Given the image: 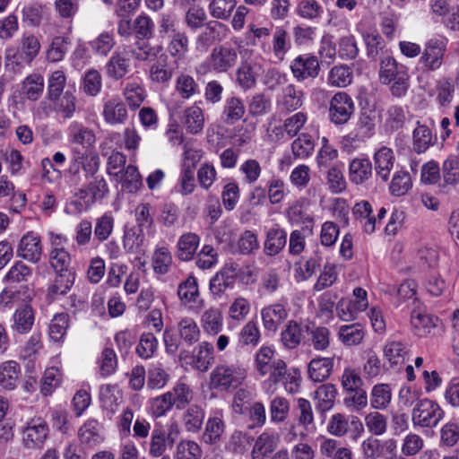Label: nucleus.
I'll return each mask as SVG.
<instances>
[{"instance_id": "f704fd0d", "label": "nucleus", "mask_w": 459, "mask_h": 459, "mask_svg": "<svg viewBox=\"0 0 459 459\" xmlns=\"http://www.w3.org/2000/svg\"><path fill=\"white\" fill-rule=\"evenodd\" d=\"M276 447L277 442L274 436L264 432L255 439L251 451V458L264 459L272 454Z\"/></svg>"}, {"instance_id": "1a4fd4ad", "label": "nucleus", "mask_w": 459, "mask_h": 459, "mask_svg": "<svg viewBox=\"0 0 459 459\" xmlns=\"http://www.w3.org/2000/svg\"><path fill=\"white\" fill-rule=\"evenodd\" d=\"M355 110L352 98L344 91L335 93L329 104V119L334 125L346 124Z\"/></svg>"}, {"instance_id": "0e129e2a", "label": "nucleus", "mask_w": 459, "mask_h": 459, "mask_svg": "<svg viewBox=\"0 0 459 459\" xmlns=\"http://www.w3.org/2000/svg\"><path fill=\"white\" fill-rule=\"evenodd\" d=\"M71 261V256L65 249H52L49 254V263L56 273H72Z\"/></svg>"}, {"instance_id": "ddd939ff", "label": "nucleus", "mask_w": 459, "mask_h": 459, "mask_svg": "<svg viewBox=\"0 0 459 459\" xmlns=\"http://www.w3.org/2000/svg\"><path fill=\"white\" fill-rule=\"evenodd\" d=\"M42 255V244L39 236L29 231L24 234L18 244L16 255L32 264L39 262Z\"/></svg>"}, {"instance_id": "72a5a7b5", "label": "nucleus", "mask_w": 459, "mask_h": 459, "mask_svg": "<svg viewBox=\"0 0 459 459\" xmlns=\"http://www.w3.org/2000/svg\"><path fill=\"white\" fill-rule=\"evenodd\" d=\"M302 325L297 321L290 320L281 333V342L287 349L297 348L302 340Z\"/></svg>"}, {"instance_id": "39448f33", "label": "nucleus", "mask_w": 459, "mask_h": 459, "mask_svg": "<svg viewBox=\"0 0 459 459\" xmlns=\"http://www.w3.org/2000/svg\"><path fill=\"white\" fill-rule=\"evenodd\" d=\"M447 43L448 39L444 36L434 37L426 41L420 57V63L426 71L434 72L442 66Z\"/></svg>"}, {"instance_id": "13d9d810", "label": "nucleus", "mask_w": 459, "mask_h": 459, "mask_svg": "<svg viewBox=\"0 0 459 459\" xmlns=\"http://www.w3.org/2000/svg\"><path fill=\"white\" fill-rule=\"evenodd\" d=\"M261 338V333L255 321L247 322L238 333V343L241 346L255 347Z\"/></svg>"}, {"instance_id": "bf43d9fd", "label": "nucleus", "mask_w": 459, "mask_h": 459, "mask_svg": "<svg viewBox=\"0 0 459 459\" xmlns=\"http://www.w3.org/2000/svg\"><path fill=\"white\" fill-rule=\"evenodd\" d=\"M417 125L418 126L414 129L412 135L413 150L417 153H423L432 144V134L428 126L420 125L419 121Z\"/></svg>"}, {"instance_id": "a878e982", "label": "nucleus", "mask_w": 459, "mask_h": 459, "mask_svg": "<svg viewBox=\"0 0 459 459\" xmlns=\"http://www.w3.org/2000/svg\"><path fill=\"white\" fill-rule=\"evenodd\" d=\"M337 396V389L333 384H322L315 392V399L316 401V408L322 414L330 411L334 403Z\"/></svg>"}, {"instance_id": "423d86ee", "label": "nucleus", "mask_w": 459, "mask_h": 459, "mask_svg": "<svg viewBox=\"0 0 459 459\" xmlns=\"http://www.w3.org/2000/svg\"><path fill=\"white\" fill-rule=\"evenodd\" d=\"M22 446L27 449L41 448L48 437L49 428L41 417L30 419L22 429Z\"/></svg>"}, {"instance_id": "5fc2aeb1", "label": "nucleus", "mask_w": 459, "mask_h": 459, "mask_svg": "<svg viewBox=\"0 0 459 459\" xmlns=\"http://www.w3.org/2000/svg\"><path fill=\"white\" fill-rule=\"evenodd\" d=\"M44 89L43 76L38 74H30L22 83L23 94L31 100L39 99Z\"/></svg>"}, {"instance_id": "cd10ccee", "label": "nucleus", "mask_w": 459, "mask_h": 459, "mask_svg": "<svg viewBox=\"0 0 459 459\" xmlns=\"http://www.w3.org/2000/svg\"><path fill=\"white\" fill-rule=\"evenodd\" d=\"M169 379V374L160 362L152 363L147 370L146 387L152 391L161 390L167 385Z\"/></svg>"}, {"instance_id": "49530a36", "label": "nucleus", "mask_w": 459, "mask_h": 459, "mask_svg": "<svg viewBox=\"0 0 459 459\" xmlns=\"http://www.w3.org/2000/svg\"><path fill=\"white\" fill-rule=\"evenodd\" d=\"M392 400L391 387L387 384H377L371 391L370 404L375 410H385Z\"/></svg>"}, {"instance_id": "2f4dec72", "label": "nucleus", "mask_w": 459, "mask_h": 459, "mask_svg": "<svg viewBox=\"0 0 459 459\" xmlns=\"http://www.w3.org/2000/svg\"><path fill=\"white\" fill-rule=\"evenodd\" d=\"M256 78L255 65L247 60L242 61L236 70V83L242 90L247 91L255 87Z\"/></svg>"}, {"instance_id": "f03ea898", "label": "nucleus", "mask_w": 459, "mask_h": 459, "mask_svg": "<svg viewBox=\"0 0 459 459\" xmlns=\"http://www.w3.org/2000/svg\"><path fill=\"white\" fill-rule=\"evenodd\" d=\"M40 50V43L32 34H24L20 47H9L5 50V66L20 73L23 64L30 65Z\"/></svg>"}, {"instance_id": "774afa93", "label": "nucleus", "mask_w": 459, "mask_h": 459, "mask_svg": "<svg viewBox=\"0 0 459 459\" xmlns=\"http://www.w3.org/2000/svg\"><path fill=\"white\" fill-rule=\"evenodd\" d=\"M176 91L183 99H190L199 91V86L191 75L181 74L176 81Z\"/></svg>"}, {"instance_id": "f8f14e48", "label": "nucleus", "mask_w": 459, "mask_h": 459, "mask_svg": "<svg viewBox=\"0 0 459 459\" xmlns=\"http://www.w3.org/2000/svg\"><path fill=\"white\" fill-rule=\"evenodd\" d=\"M289 316L288 302L281 299L264 307L261 310V317L264 330L275 333L279 326L287 319Z\"/></svg>"}, {"instance_id": "393cba45", "label": "nucleus", "mask_w": 459, "mask_h": 459, "mask_svg": "<svg viewBox=\"0 0 459 459\" xmlns=\"http://www.w3.org/2000/svg\"><path fill=\"white\" fill-rule=\"evenodd\" d=\"M408 349L398 341H388L383 347V354L391 367H401L408 359Z\"/></svg>"}, {"instance_id": "f257e3e1", "label": "nucleus", "mask_w": 459, "mask_h": 459, "mask_svg": "<svg viewBox=\"0 0 459 459\" xmlns=\"http://www.w3.org/2000/svg\"><path fill=\"white\" fill-rule=\"evenodd\" d=\"M379 82L388 85L393 97H404L410 88V74L407 66L398 63L393 56L381 58L378 71Z\"/></svg>"}, {"instance_id": "3c124183", "label": "nucleus", "mask_w": 459, "mask_h": 459, "mask_svg": "<svg viewBox=\"0 0 459 459\" xmlns=\"http://www.w3.org/2000/svg\"><path fill=\"white\" fill-rule=\"evenodd\" d=\"M144 238L143 230L136 227L126 228L123 238L124 247L128 253H138L143 245Z\"/></svg>"}, {"instance_id": "37998d69", "label": "nucleus", "mask_w": 459, "mask_h": 459, "mask_svg": "<svg viewBox=\"0 0 459 459\" xmlns=\"http://www.w3.org/2000/svg\"><path fill=\"white\" fill-rule=\"evenodd\" d=\"M195 170L193 165L181 164V169L175 189L182 195H188L195 189Z\"/></svg>"}, {"instance_id": "603ef678", "label": "nucleus", "mask_w": 459, "mask_h": 459, "mask_svg": "<svg viewBox=\"0 0 459 459\" xmlns=\"http://www.w3.org/2000/svg\"><path fill=\"white\" fill-rule=\"evenodd\" d=\"M123 95L130 108L134 110L141 106L146 97L143 87L135 82L126 84Z\"/></svg>"}, {"instance_id": "338daca9", "label": "nucleus", "mask_w": 459, "mask_h": 459, "mask_svg": "<svg viewBox=\"0 0 459 459\" xmlns=\"http://www.w3.org/2000/svg\"><path fill=\"white\" fill-rule=\"evenodd\" d=\"M224 422L220 417L210 418L205 426L203 438L207 444H215L224 432Z\"/></svg>"}, {"instance_id": "09e8293b", "label": "nucleus", "mask_w": 459, "mask_h": 459, "mask_svg": "<svg viewBox=\"0 0 459 459\" xmlns=\"http://www.w3.org/2000/svg\"><path fill=\"white\" fill-rule=\"evenodd\" d=\"M204 330L210 334H217L222 328V315L219 308L210 307L201 318Z\"/></svg>"}, {"instance_id": "052dcab7", "label": "nucleus", "mask_w": 459, "mask_h": 459, "mask_svg": "<svg viewBox=\"0 0 459 459\" xmlns=\"http://www.w3.org/2000/svg\"><path fill=\"white\" fill-rule=\"evenodd\" d=\"M364 420L368 432L374 436H382L387 430V417L378 411L368 413Z\"/></svg>"}, {"instance_id": "c03bdc74", "label": "nucleus", "mask_w": 459, "mask_h": 459, "mask_svg": "<svg viewBox=\"0 0 459 459\" xmlns=\"http://www.w3.org/2000/svg\"><path fill=\"white\" fill-rule=\"evenodd\" d=\"M172 255L166 247H157L152 256V264L155 273L164 275L172 264Z\"/></svg>"}, {"instance_id": "c9c22d12", "label": "nucleus", "mask_w": 459, "mask_h": 459, "mask_svg": "<svg viewBox=\"0 0 459 459\" xmlns=\"http://www.w3.org/2000/svg\"><path fill=\"white\" fill-rule=\"evenodd\" d=\"M74 282L73 273H56L54 282L48 289V298L55 300L58 296L66 294Z\"/></svg>"}, {"instance_id": "8fccbe9b", "label": "nucleus", "mask_w": 459, "mask_h": 459, "mask_svg": "<svg viewBox=\"0 0 459 459\" xmlns=\"http://www.w3.org/2000/svg\"><path fill=\"white\" fill-rule=\"evenodd\" d=\"M204 125L203 110L197 106H191L185 110V126L188 133H200Z\"/></svg>"}, {"instance_id": "b1692460", "label": "nucleus", "mask_w": 459, "mask_h": 459, "mask_svg": "<svg viewBox=\"0 0 459 459\" xmlns=\"http://www.w3.org/2000/svg\"><path fill=\"white\" fill-rule=\"evenodd\" d=\"M438 318L420 310L413 309L411 314V325L413 332L420 337L427 336L437 326Z\"/></svg>"}, {"instance_id": "4c0bfd02", "label": "nucleus", "mask_w": 459, "mask_h": 459, "mask_svg": "<svg viewBox=\"0 0 459 459\" xmlns=\"http://www.w3.org/2000/svg\"><path fill=\"white\" fill-rule=\"evenodd\" d=\"M291 48L288 32L282 27H276L273 34L272 51L274 57L282 61Z\"/></svg>"}, {"instance_id": "a211bd4d", "label": "nucleus", "mask_w": 459, "mask_h": 459, "mask_svg": "<svg viewBox=\"0 0 459 459\" xmlns=\"http://www.w3.org/2000/svg\"><path fill=\"white\" fill-rule=\"evenodd\" d=\"M287 244V232L279 225L270 228L265 236L264 252L266 255L274 256L281 253Z\"/></svg>"}, {"instance_id": "9b49d317", "label": "nucleus", "mask_w": 459, "mask_h": 459, "mask_svg": "<svg viewBox=\"0 0 459 459\" xmlns=\"http://www.w3.org/2000/svg\"><path fill=\"white\" fill-rule=\"evenodd\" d=\"M86 131L81 127L72 129V157L69 172L77 175L81 169H86V147L84 146Z\"/></svg>"}, {"instance_id": "0eeeda50", "label": "nucleus", "mask_w": 459, "mask_h": 459, "mask_svg": "<svg viewBox=\"0 0 459 459\" xmlns=\"http://www.w3.org/2000/svg\"><path fill=\"white\" fill-rule=\"evenodd\" d=\"M269 378L267 383L276 385L282 384L288 393H297L299 388V375L296 370L292 372L287 369V365L282 359H275L272 362V367L268 372Z\"/></svg>"}, {"instance_id": "a18cd8bd", "label": "nucleus", "mask_w": 459, "mask_h": 459, "mask_svg": "<svg viewBox=\"0 0 459 459\" xmlns=\"http://www.w3.org/2000/svg\"><path fill=\"white\" fill-rule=\"evenodd\" d=\"M353 79L351 69L346 65H334L328 74L327 82L334 87H346Z\"/></svg>"}, {"instance_id": "c85d7f7f", "label": "nucleus", "mask_w": 459, "mask_h": 459, "mask_svg": "<svg viewBox=\"0 0 459 459\" xmlns=\"http://www.w3.org/2000/svg\"><path fill=\"white\" fill-rule=\"evenodd\" d=\"M246 108L243 100L236 96L228 97L223 105L222 117L226 124L233 125L245 115Z\"/></svg>"}, {"instance_id": "473e14b6", "label": "nucleus", "mask_w": 459, "mask_h": 459, "mask_svg": "<svg viewBox=\"0 0 459 459\" xmlns=\"http://www.w3.org/2000/svg\"><path fill=\"white\" fill-rule=\"evenodd\" d=\"M200 242V238L197 234L188 232L183 234L177 244L178 257L181 261H189L193 258Z\"/></svg>"}, {"instance_id": "6e6d98bb", "label": "nucleus", "mask_w": 459, "mask_h": 459, "mask_svg": "<svg viewBox=\"0 0 459 459\" xmlns=\"http://www.w3.org/2000/svg\"><path fill=\"white\" fill-rule=\"evenodd\" d=\"M174 402L172 400V392H166L151 399L149 404L152 414L156 418L164 416L173 408L175 405Z\"/></svg>"}, {"instance_id": "de8ad7c7", "label": "nucleus", "mask_w": 459, "mask_h": 459, "mask_svg": "<svg viewBox=\"0 0 459 459\" xmlns=\"http://www.w3.org/2000/svg\"><path fill=\"white\" fill-rule=\"evenodd\" d=\"M168 50L178 60L185 58L188 52V38L186 33L173 30Z\"/></svg>"}, {"instance_id": "680f3d73", "label": "nucleus", "mask_w": 459, "mask_h": 459, "mask_svg": "<svg viewBox=\"0 0 459 459\" xmlns=\"http://www.w3.org/2000/svg\"><path fill=\"white\" fill-rule=\"evenodd\" d=\"M62 380V373L57 368H47L41 379L40 393L44 396L50 395L57 388Z\"/></svg>"}, {"instance_id": "5701e85b", "label": "nucleus", "mask_w": 459, "mask_h": 459, "mask_svg": "<svg viewBox=\"0 0 459 459\" xmlns=\"http://www.w3.org/2000/svg\"><path fill=\"white\" fill-rule=\"evenodd\" d=\"M224 26L218 22H211L198 35L195 41V48L199 52H206L216 41L221 39V31Z\"/></svg>"}, {"instance_id": "ea45409f", "label": "nucleus", "mask_w": 459, "mask_h": 459, "mask_svg": "<svg viewBox=\"0 0 459 459\" xmlns=\"http://www.w3.org/2000/svg\"><path fill=\"white\" fill-rule=\"evenodd\" d=\"M20 372V366L15 361L9 360L3 363L0 368V385L6 390H13Z\"/></svg>"}, {"instance_id": "6ab92c4d", "label": "nucleus", "mask_w": 459, "mask_h": 459, "mask_svg": "<svg viewBox=\"0 0 459 459\" xmlns=\"http://www.w3.org/2000/svg\"><path fill=\"white\" fill-rule=\"evenodd\" d=\"M373 175L372 163L368 158L358 157L349 164V178L355 185H361Z\"/></svg>"}, {"instance_id": "69168bd1", "label": "nucleus", "mask_w": 459, "mask_h": 459, "mask_svg": "<svg viewBox=\"0 0 459 459\" xmlns=\"http://www.w3.org/2000/svg\"><path fill=\"white\" fill-rule=\"evenodd\" d=\"M412 183L411 175L407 171H397L391 181L390 192L393 195L402 196L411 188Z\"/></svg>"}, {"instance_id": "79ce46f5", "label": "nucleus", "mask_w": 459, "mask_h": 459, "mask_svg": "<svg viewBox=\"0 0 459 459\" xmlns=\"http://www.w3.org/2000/svg\"><path fill=\"white\" fill-rule=\"evenodd\" d=\"M204 411L196 404L189 406L183 414V424L186 431L198 432L204 423Z\"/></svg>"}, {"instance_id": "f3484780", "label": "nucleus", "mask_w": 459, "mask_h": 459, "mask_svg": "<svg viewBox=\"0 0 459 459\" xmlns=\"http://www.w3.org/2000/svg\"><path fill=\"white\" fill-rule=\"evenodd\" d=\"M104 120L109 125H123L128 119L125 103L119 98H112L104 103Z\"/></svg>"}, {"instance_id": "dca6fc26", "label": "nucleus", "mask_w": 459, "mask_h": 459, "mask_svg": "<svg viewBox=\"0 0 459 459\" xmlns=\"http://www.w3.org/2000/svg\"><path fill=\"white\" fill-rule=\"evenodd\" d=\"M177 295L180 303L184 306L189 307L199 306L202 300L197 279L194 275H189L182 281L178 286Z\"/></svg>"}, {"instance_id": "2eb2a0df", "label": "nucleus", "mask_w": 459, "mask_h": 459, "mask_svg": "<svg viewBox=\"0 0 459 459\" xmlns=\"http://www.w3.org/2000/svg\"><path fill=\"white\" fill-rule=\"evenodd\" d=\"M35 323V312L31 306L23 304L18 307L12 316L11 330L16 334L28 333Z\"/></svg>"}, {"instance_id": "7ed1b4c3", "label": "nucleus", "mask_w": 459, "mask_h": 459, "mask_svg": "<svg viewBox=\"0 0 459 459\" xmlns=\"http://www.w3.org/2000/svg\"><path fill=\"white\" fill-rule=\"evenodd\" d=\"M445 411L434 400L422 398L416 402L411 410V422L415 428L433 429L444 418Z\"/></svg>"}, {"instance_id": "864d4df0", "label": "nucleus", "mask_w": 459, "mask_h": 459, "mask_svg": "<svg viewBox=\"0 0 459 459\" xmlns=\"http://www.w3.org/2000/svg\"><path fill=\"white\" fill-rule=\"evenodd\" d=\"M122 183V186L130 193L136 192L143 186L142 177L136 167L128 165L125 170L117 177Z\"/></svg>"}, {"instance_id": "c756f323", "label": "nucleus", "mask_w": 459, "mask_h": 459, "mask_svg": "<svg viewBox=\"0 0 459 459\" xmlns=\"http://www.w3.org/2000/svg\"><path fill=\"white\" fill-rule=\"evenodd\" d=\"M277 102L282 109L288 112L297 110L302 106L303 92L297 90L293 84H289L282 89Z\"/></svg>"}, {"instance_id": "9d476101", "label": "nucleus", "mask_w": 459, "mask_h": 459, "mask_svg": "<svg viewBox=\"0 0 459 459\" xmlns=\"http://www.w3.org/2000/svg\"><path fill=\"white\" fill-rule=\"evenodd\" d=\"M290 67L294 78L299 82L316 78L321 70L318 58L311 54L298 56Z\"/></svg>"}, {"instance_id": "4468645a", "label": "nucleus", "mask_w": 459, "mask_h": 459, "mask_svg": "<svg viewBox=\"0 0 459 459\" xmlns=\"http://www.w3.org/2000/svg\"><path fill=\"white\" fill-rule=\"evenodd\" d=\"M237 279V265L225 264L210 281V290L213 295L221 296L228 289H232Z\"/></svg>"}, {"instance_id": "a19ab883", "label": "nucleus", "mask_w": 459, "mask_h": 459, "mask_svg": "<svg viewBox=\"0 0 459 459\" xmlns=\"http://www.w3.org/2000/svg\"><path fill=\"white\" fill-rule=\"evenodd\" d=\"M180 339L187 345H193L200 339L201 332L196 322L191 317L182 318L178 324Z\"/></svg>"}, {"instance_id": "4be33fe9", "label": "nucleus", "mask_w": 459, "mask_h": 459, "mask_svg": "<svg viewBox=\"0 0 459 459\" xmlns=\"http://www.w3.org/2000/svg\"><path fill=\"white\" fill-rule=\"evenodd\" d=\"M394 160L393 150L385 146L381 147L374 154L376 174L384 182H386L389 178Z\"/></svg>"}, {"instance_id": "20e7f679", "label": "nucleus", "mask_w": 459, "mask_h": 459, "mask_svg": "<svg viewBox=\"0 0 459 459\" xmlns=\"http://www.w3.org/2000/svg\"><path fill=\"white\" fill-rule=\"evenodd\" d=\"M246 373L236 366L218 365L210 374V389L217 391H228L238 387L244 379Z\"/></svg>"}, {"instance_id": "6e6552de", "label": "nucleus", "mask_w": 459, "mask_h": 459, "mask_svg": "<svg viewBox=\"0 0 459 459\" xmlns=\"http://www.w3.org/2000/svg\"><path fill=\"white\" fill-rule=\"evenodd\" d=\"M238 58V54L236 48L228 44H222L212 49L207 57V63L212 71L227 73L236 65Z\"/></svg>"}, {"instance_id": "4d7b16f0", "label": "nucleus", "mask_w": 459, "mask_h": 459, "mask_svg": "<svg viewBox=\"0 0 459 459\" xmlns=\"http://www.w3.org/2000/svg\"><path fill=\"white\" fill-rule=\"evenodd\" d=\"M315 148L312 136L308 134H301L291 143V151L295 158L305 159L310 156Z\"/></svg>"}, {"instance_id": "e2e57ef3", "label": "nucleus", "mask_w": 459, "mask_h": 459, "mask_svg": "<svg viewBox=\"0 0 459 459\" xmlns=\"http://www.w3.org/2000/svg\"><path fill=\"white\" fill-rule=\"evenodd\" d=\"M157 348L158 340L155 335L152 333H143L136 346V353L140 358L148 359L154 355Z\"/></svg>"}, {"instance_id": "7c9ffc66", "label": "nucleus", "mask_w": 459, "mask_h": 459, "mask_svg": "<svg viewBox=\"0 0 459 459\" xmlns=\"http://www.w3.org/2000/svg\"><path fill=\"white\" fill-rule=\"evenodd\" d=\"M365 334L364 327L360 324L341 325L338 331L339 340L349 347L360 344Z\"/></svg>"}, {"instance_id": "bb28decb", "label": "nucleus", "mask_w": 459, "mask_h": 459, "mask_svg": "<svg viewBox=\"0 0 459 459\" xmlns=\"http://www.w3.org/2000/svg\"><path fill=\"white\" fill-rule=\"evenodd\" d=\"M432 12L443 16V23L451 30H459V5L450 6L448 2H434Z\"/></svg>"}, {"instance_id": "412c9836", "label": "nucleus", "mask_w": 459, "mask_h": 459, "mask_svg": "<svg viewBox=\"0 0 459 459\" xmlns=\"http://www.w3.org/2000/svg\"><path fill=\"white\" fill-rule=\"evenodd\" d=\"M333 368V359L316 357L307 366V375L313 382L322 383L328 379Z\"/></svg>"}, {"instance_id": "e433bc0d", "label": "nucleus", "mask_w": 459, "mask_h": 459, "mask_svg": "<svg viewBox=\"0 0 459 459\" xmlns=\"http://www.w3.org/2000/svg\"><path fill=\"white\" fill-rule=\"evenodd\" d=\"M129 65L130 60L125 55L115 52L106 65L107 74L119 80L128 73Z\"/></svg>"}, {"instance_id": "aec40b11", "label": "nucleus", "mask_w": 459, "mask_h": 459, "mask_svg": "<svg viewBox=\"0 0 459 459\" xmlns=\"http://www.w3.org/2000/svg\"><path fill=\"white\" fill-rule=\"evenodd\" d=\"M213 346L208 342H202L193 351L190 365L193 368L206 372L213 363Z\"/></svg>"}, {"instance_id": "58836bf2", "label": "nucleus", "mask_w": 459, "mask_h": 459, "mask_svg": "<svg viewBox=\"0 0 459 459\" xmlns=\"http://www.w3.org/2000/svg\"><path fill=\"white\" fill-rule=\"evenodd\" d=\"M376 117L373 111H362L356 124L355 138L365 141L375 134Z\"/></svg>"}]
</instances>
